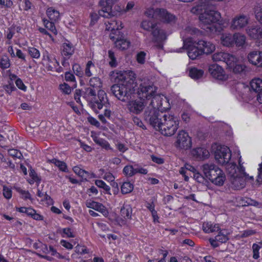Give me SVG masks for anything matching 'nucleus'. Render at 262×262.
I'll return each mask as SVG.
<instances>
[{"label":"nucleus","instance_id":"obj_62","mask_svg":"<svg viewBox=\"0 0 262 262\" xmlns=\"http://www.w3.org/2000/svg\"><path fill=\"white\" fill-rule=\"evenodd\" d=\"M202 10V6L200 5H198L195 6L193 7L191 9L190 12L194 14H200L201 13Z\"/></svg>","mask_w":262,"mask_h":262},{"label":"nucleus","instance_id":"obj_54","mask_svg":"<svg viewBox=\"0 0 262 262\" xmlns=\"http://www.w3.org/2000/svg\"><path fill=\"white\" fill-rule=\"evenodd\" d=\"M8 154L10 156L13 158L20 159L23 157L21 153L19 151L15 149H11L9 150Z\"/></svg>","mask_w":262,"mask_h":262},{"label":"nucleus","instance_id":"obj_23","mask_svg":"<svg viewBox=\"0 0 262 262\" xmlns=\"http://www.w3.org/2000/svg\"><path fill=\"white\" fill-rule=\"evenodd\" d=\"M248 61L253 65L262 67V51H253L248 55Z\"/></svg>","mask_w":262,"mask_h":262},{"label":"nucleus","instance_id":"obj_20","mask_svg":"<svg viewBox=\"0 0 262 262\" xmlns=\"http://www.w3.org/2000/svg\"><path fill=\"white\" fill-rule=\"evenodd\" d=\"M250 87L256 94L257 100L259 103H262V79L254 78L250 82Z\"/></svg>","mask_w":262,"mask_h":262},{"label":"nucleus","instance_id":"obj_35","mask_svg":"<svg viewBox=\"0 0 262 262\" xmlns=\"http://www.w3.org/2000/svg\"><path fill=\"white\" fill-rule=\"evenodd\" d=\"M204 73V71L201 69L192 68L189 70V75L192 78L198 79L203 76Z\"/></svg>","mask_w":262,"mask_h":262},{"label":"nucleus","instance_id":"obj_5","mask_svg":"<svg viewBox=\"0 0 262 262\" xmlns=\"http://www.w3.org/2000/svg\"><path fill=\"white\" fill-rule=\"evenodd\" d=\"M163 119L156 130L166 136H171L175 134L179 127V120L177 117L169 114L162 115Z\"/></svg>","mask_w":262,"mask_h":262},{"label":"nucleus","instance_id":"obj_14","mask_svg":"<svg viewBox=\"0 0 262 262\" xmlns=\"http://www.w3.org/2000/svg\"><path fill=\"white\" fill-rule=\"evenodd\" d=\"M208 71L214 78L217 80L225 81L228 78V75L225 73L223 68L217 64L210 65Z\"/></svg>","mask_w":262,"mask_h":262},{"label":"nucleus","instance_id":"obj_52","mask_svg":"<svg viewBox=\"0 0 262 262\" xmlns=\"http://www.w3.org/2000/svg\"><path fill=\"white\" fill-rule=\"evenodd\" d=\"M16 210L21 213H26L28 216H30L34 213V209L31 207H19L16 208Z\"/></svg>","mask_w":262,"mask_h":262},{"label":"nucleus","instance_id":"obj_63","mask_svg":"<svg viewBox=\"0 0 262 262\" xmlns=\"http://www.w3.org/2000/svg\"><path fill=\"white\" fill-rule=\"evenodd\" d=\"M255 12L256 19L262 24V8H256Z\"/></svg>","mask_w":262,"mask_h":262},{"label":"nucleus","instance_id":"obj_34","mask_svg":"<svg viewBox=\"0 0 262 262\" xmlns=\"http://www.w3.org/2000/svg\"><path fill=\"white\" fill-rule=\"evenodd\" d=\"M95 64L91 61H89L85 66V75L87 77H91L94 75L96 70Z\"/></svg>","mask_w":262,"mask_h":262},{"label":"nucleus","instance_id":"obj_7","mask_svg":"<svg viewBox=\"0 0 262 262\" xmlns=\"http://www.w3.org/2000/svg\"><path fill=\"white\" fill-rule=\"evenodd\" d=\"M145 14L149 18L160 20L167 24H175L177 21L176 16L164 9L150 8L146 10Z\"/></svg>","mask_w":262,"mask_h":262},{"label":"nucleus","instance_id":"obj_26","mask_svg":"<svg viewBox=\"0 0 262 262\" xmlns=\"http://www.w3.org/2000/svg\"><path fill=\"white\" fill-rule=\"evenodd\" d=\"M247 33L252 38L262 39V28L258 26H251L247 29Z\"/></svg>","mask_w":262,"mask_h":262},{"label":"nucleus","instance_id":"obj_1","mask_svg":"<svg viewBox=\"0 0 262 262\" xmlns=\"http://www.w3.org/2000/svg\"><path fill=\"white\" fill-rule=\"evenodd\" d=\"M115 81L117 84L112 86L111 91L114 96L122 102H127V108L134 115H139L147 106V101L141 98L130 100L135 94L137 86L136 74L132 71L116 73Z\"/></svg>","mask_w":262,"mask_h":262},{"label":"nucleus","instance_id":"obj_16","mask_svg":"<svg viewBox=\"0 0 262 262\" xmlns=\"http://www.w3.org/2000/svg\"><path fill=\"white\" fill-rule=\"evenodd\" d=\"M191 44L186 46V41H184L183 48L179 49V52H182L181 50L184 49V48H186L187 49V54L188 57L192 60H194L197 58L198 57L202 55L203 53L200 50L199 47L198 46H195L196 44L193 43L194 41L191 40L189 41Z\"/></svg>","mask_w":262,"mask_h":262},{"label":"nucleus","instance_id":"obj_19","mask_svg":"<svg viewBox=\"0 0 262 262\" xmlns=\"http://www.w3.org/2000/svg\"><path fill=\"white\" fill-rule=\"evenodd\" d=\"M241 158L240 157L238 160L239 167L237 166L236 164L234 163H229L228 162L226 164L227 171L230 175V178L231 177L235 176L236 174H246L245 168L241 164Z\"/></svg>","mask_w":262,"mask_h":262},{"label":"nucleus","instance_id":"obj_17","mask_svg":"<svg viewBox=\"0 0 262 262\" xmlns=\"http://www.w3.org/2000/svg\"><path fill=\"white\" fill-rule=\"evenodd\" d=\"M151 107H154L161 112L169 108V103L166 97H161L160 96H155L150 104Z\"/></svg>","mask_w":262,"mask_h":262},{"label":"nucleus","instance_id":"obj_30","mask_svg":"<svg viewBox=\"0 0 262 262\" xmlns=\"http://www.w3.org/2000/svg\"><path fill=\"white\" fill-rule=\"evenodd\" d=\"M133 214L132 207L128 204H124L121 208V216L126 221L131 220Z\"/></svg>","mask_w":262,"mask_h":262},{"label":"nucleus","instance_id":"obj_15","mask_svg":"<svg viewBox=\"0 0 262 262\" xmlns=\"http://www.w3.org/2000/svg\"><path fill=\"white\" fill-rule=\"evenodd\" d=\"M105 24L106 25V30L111 31L110 34V38L113 40H115L116 35L120 34V30L123 28L121 22L111 19L105 21Z\"/></svg>","mask_w":262,"mask_h":262},{"label":"nucleus","instance_id":"obj_36","mask_svg":"<svg viewBox=\"0 0 262 262\" xmlns=\"http://www.w3.org/2000/svg\"><path fill=\"white\" fill-rule=\"evenodd\" d=\"M47 14L52 21H56L59 18V12L53 7L49 8L47 9Z\"/></svg>","mask_w":262,"mask_h":262},{"label":"nucleus","instance_id":"obj_46","mask_svg":"<svg viewBox=\"0 0 262 262\" xmlns=\"http://www.w3.org/2000/svg\"><path fill=\"white\" fill-rule=\"evenodd\" d=\"M44 25L45 27L52 32L54 34H57V31L55 28L54 23L47 20H44Z\"/></svg>","mask_w":262,"mask_h":262},{"label":"nucleus","instance_id":"obj_31","mask_svg":"<svg viewBox=\"0 0 262 262\" xmlns=\"http://www.w3.org/2000/svg\"><path fill=\"white\" fill-rule=\"evenodd\" d=\"M230 232L227 229H221L219 231L218 234L215 236L216 240L221 243H225L227 242L229 238V235H230Z\"/></svg>","mask_w":262,"mask_h":262},{"label":"nucleus","instance_id":"obj_24","mask_svg":"<svg viewBox=\"0 0 262 262\" xmlns=\"http://www.w3.org/2000/svg\"><path fill=\"white\" fill-rule=\"evenodd\" d=\"M85 205L87 207L101 212L105 216L108 215V212L106 207L101 203L92 200H87Z\"/></svg>","mask_w":262,"mask_h":262},{"label":"nucleus","instance_id":"obj_22","mask_svg":"<svg viewBox=\"0 0 262 262\" xmlns=\"http://www.w3.org/2000/svg\"><path fill=\"white\" fill-rule=\"evenodd\" d=\"M230 187L234 190H240L246 185L245 179L243 174H236L230 178Z\"/></svg>","mask_w":262,"mask_h":262},{"label":"nucleus","instance_id":"obj_41","mask_svg":"<svg viewBox=\"0 0 262 262\" xmlns=\"http://www.w3.org/2000/svg\"><path fill=\"white\" fill-rule=\"evenodd\" d=\"M52 163L57 166L62 171H67L68 170L67 164L63 161H59L56 159H53L50 161Z\"/></svg>","mask_w":262,"mask_h":262},{"label":"nucleus","instance_id":"obj_57","mask_svg":"<svg viewBox=\"0 0 262 262\" xmlns=\"http://www.w3.org/2000/svg\"><path fill=\"white\" fill-rule=\"evenodd\" d=\"M59 87L61 91L66 94H69L71 92V87L66 83L60 84Z\"/></svg>","mask_w":262,"mask_h":262},{"label":"nucleus","instance_id":"obj_50","mask_svg":"<svg viewBox=\"0 0 262 262\" xmlns=\"http://www.w3.org/2000/svg\"><path fill=\"white\" fill-rule=\"evenodd\" d=\"M28 52L29 55L34 58H38L40 57V52L37 49L34 47H29Z\"/></svg>","mask_w":262,"mask_h":262},{"label":"nucleus","instance_id":"obj_13","mask_svg":"<svg viewBox=\"0 0 262 262\" xmlns=\"http://www.w3.org/2000/svg\"><path fill=\"white\" fill-rule=\"evenodd\" d=\"M191 145V141L188 133L184 130L179 131L176 142V146L182 149H188Z\"/></svg>","mask_w":262,"mask_h":262},{"label":"nucleus","instance_id":"obj_28","mask_svg":"<svg viewBox=\"0 0 262 262\" xmlns=\"http://www.w3.org/2000/svg\"><path fill=\"white\" fill-rule=\"evenodd\" d=\"M74 52V47L69 41L64 42L61 47V54L63 57L69 58Z\"/></svg>","mask_w":262,"mask_h":262},{"label":"nucleus","instance_id":"obj_39","mask_svg":"<svg viewBox=\"0 0 262 262\" xmlns=\"http://www.w3.org/2000/svg\"><path fill=\"white\" fill-rule=\"evenodd\" d=\"M227 53L224 52H217L212 55V59L213 61H224L225 58L228 57Z\"/></svg>","mask_w":262,"mask_h":262},{"label":"nucleus","instance_id":"obj_64","mask_svg":"<svg viewBox=\"0 0 262 262\" xmlns=\"http://www.w3.org/2000/svg\"><path fill=\"white\" fill-rule=\"evenodd\" d=\"M258 173L257 178V181L259 184L262 183V162L259 164L258 168Z\"/></svg>","mask_w":262,"mask_h":262},{"label":"nucleus","instance_id":"obj_25","mask_svg":"<svg viewBox=\"0 0 262 262\" xmlns=\"http://www.w3.org/2000/svg\"><path fill=\"white\" fill-rule=\"evenodd\" d=\"M115 45L116 48L120 50L127 49L130 45V42L124 38V37L122 34H118V35H116L115 39Z\"/></svg>","mask_w":262,"mask_h":262},{"label":"nucleus","instance_id":"obj_2","mask_svg":"<svg viewBox=\"0 0 262 262\" xmlns=\"http://www.w3.org/2000/svg\"><path fill=\"white\" fill-rule=\"evenodd\" d=\"M200 26L208 33H214L216 27L214 24L221 18L220 12L214 8H206L199 15Z\"/></svg>","mask_w":262,"mask_h":262},{"label":"nucleus","instance_id":"obj_48","mask_svg":"<svg viewBox=\"0 0 262 262\" xmlns=\"http://www.w3.org/2000/svg\"><path fill=\"white\" fill-rule=\"evenodd\" d=\"M123 171L124 174L128 177H132L135 174V168H134L132 165L125 166Z\"/></svg>","mask_w":262,"mask_h":262},{"label":"nucleus","instance_id":"obj_4","mask_svg":"<svg viewBox=\"0 0 262 262\" xmlns=\"http://www.w3.org/2000/svg\"><path fill=\"white\" fill-rule=\"evenodd\" d=\"M202 168L205 177L213 184L219 186L224 185L226 176L218 166L212 163H208L203 165Z\"/></svg>","mask_w":262,"mask_h":262},{"label":"nucleus","instance_id":"obj_21","mask_svg":"<svg viewBox=\"0 0 262 262\" xmlns=\"http://www.w3.org/2000/svg\"><path fill=\"white\" fill-rule=\"evenodd\" d=\"M193 43L199 47L203 54H209L215 50V45L210 41L201 39L194 40Z\"/></svg>","mask_w":262,"mask_h":262},{"label":"nucleus","instance_id":"obj_10","mask_svg":"<svg viewBox=\"0 0 262 262\" xmlns=\"http://www.w3.org/2000/svg\"><path fill=\"white\" fill-rule=\"evenodd\" d=\"M115 2H110L109 4L103 7L98 12L99 16L110 18L117 16L121 12H123V9L120 6L113 4Z\"/></svg>","mask_w":262,"mask_h":262},{"label":"nucleus","instance_id":"obj_29","mask_svg":"<svg viewBox=\"0 0 262 262\" xmlns=\"http://www.w3.org/2000/svg\"><path fill=\"white\" fill-rule=\"evenodd\" d=\"M234 34L224 33L221 37V42L224 46L232 47L234 46Z\"/></svg>","mask_w":262,"mask_h":262},{"label":"nucleus","instance_id":"obj_59","mask_svg":"<svg viewBox=\"0 0 262 262\" xmlns=\"http://www.w3.org/2000/svg\"><path fill=\"white\" fill-rule=\"evenodd\" d=\"M75 252L78 254H83L88 253V250L85 246L77 245L75 247Z\"/></svg>","mask_w":262,"mask_h":262},{"label":"nucleus","instance_id":"obj_44","mask_svg":"<svg viewBox=\"0 0 262 262\" xmlns=\"http://www.w3.org/2000/svg\"><path fill=\"white\" fill-rule=\"evenodd\" d=\"M73 170L76 174L82 179H86V178H88L89 176V173L88 171L81 169L78 166H74L73 168Z\"/></svg>","mask_w":262,"mask_h":262},{"label":"nucleus","instance_id":"obj_51","mask_svg":"<svg viewBox=\"0 0 262 262\" xmlns=\"http://www.w3.org/2000/svg\"><path fill=\"white\" fill-rule=\"evenodd\" d=\"M95 184L99 187L103 188L108 193L110 194V187L107 185L102 180H97L95 181Z\"/></svg>","mask_w":262,"mask_h":262},{"label":"nucleus","instance_id":"obj_40","mask_svg":"<svg viewBox=\"0 0 262 262\" xmlns=\"http://www.w3.org/2000/svg\"><path fill=\"white\" fill-rule=\"evenodd\" d=\"M134 186L129 182H124L121 187V192L123 194H127L132 192L133 190Z\"/></svg>","mask_w":262,"mask_h":262},{"label":"nucleus","instance_id":"obj_11","mask_svg":"<svg viewBox=\"0 0 262 262\" xmlns=\"http://www.w3.org/2000/svg\"><path fill=\"white\" fill-rule=\"evenodd\" d=\"M216 161L221 165L227 164L231 158L230 149L226 146H218L214 151Z\"/></svg>","mask_w":262,"mask_h":262},{"label":"nucleus","instance_id":"obj_61","mask_svg":"<svg viewBox=\"0 0 262 262\" xmlns=\"http://www.w3.org/2000/svg\"><path fill=\"white\" fill-rule=\"evenodd\" d=\"M73 70L76 75L81 76L82 75V71L78 64H74L73 66Z\"/></svg>","mask_w":262,"mask_h":262},{"label":"nucleus","instance_id":"obj_3","mask_svg":"<svg viewBox=\"0 0 262 262\" xmlns=\"http://www.w3.org/2000/svg\"><path fill=\"white\" fill-rule=\"evenodd\" d=\"M83 98L89 102L90 107L95 111L101 109L103 106L107 108L110 105L106 93L101 90L98 91L96 95V90L89 88L86 89Z\"/></svg>","mask_w":262,"mask_h":262},{"label":"nucleus","instance_id":"obj_8","mask_svg":"<svg viewBox=\"0 0 262 262\" xmlns=\"http://www.w3.org/2000/svg\"><path fill=\"white\" fill-rule=\"evenodd\" d=\"M163 112L157 111V109L154 107L148 105L144 113V120L153 126L156 129L161 123L162 120Z\"/></svg>","mask_w":262,"mask_h":262},{"label":"nucleus","instance_id":"obj_27","mask_svg":"<svg viewBox=\"0 0 262 262\" xmlns=\"http://www.w3.org/2000/svg\"><path fill=\"white\" fill-rule=\"evenodd\" d=\"M191 155L196 159H203L208 158L209 156V152L205 148L197 147L191 150Z\"/></svg>","mask_w":262,"mask_h":262},{"label":"nucleus","instance_id":"obj_38","mask_svg":"<svg viewBox=\"0 0 262 262\" xmlns=\"http://www.w3.org/2000/svg\"><path fill=\"white\" fill-rule=\"evenodd\" d=\"M228 57L225 58V62L228 68L230 69L234 66V65L237 62V58L234 55L227 53Z\"/></svg>","mask_w":262,"mask_h":262},{"label":"nucleus","instance_id":"obj_49","mask_svg":"<svg viewBox=\"0 0 262 262\" xmlns=\"http://www.w3.org/2000/svg\"><path fill=\"white\" fill-rule=\"evenodd\" d=\"M193 177L194 179L199 183L204 184L207 182V180L204 177V176L202 174H201L200 172H199L198 171H195L193 174Z\"/></svg>","mask_w":262,"mask_h":262},{"label":"nucleus","instance_id":"obj_9","mask_svg":"<svg viewBox=\"0 0 262 262\" xmlns=\"http://www.w3.org/2000/svg\"><path fill=\"white\" fill-rule=\"evenodd\" d=\"M156 91L157 88L152 83L144 81L140 84L137 93L139 98L147 101L154 98Z\"/></svg>","mask_w":262,"mask_h":262},{"label":"nucleus","instance_id":"obj_45","mask_svg":"<svg viewBox=\"0 0 262 262\" xmlns=\"http://www.w3.org/2000/svg\"><path fill=\"white\" fill-rule=\"evenodd\" d=\"M108 55L110 59L109 64L111 67H116L117 66V62L114 52L111 50L108 51Z\"/></svg>","mask_w":262,"mask_h":262},{"label":"nucleus","instance_id":"obj_60","mask_svg":"<svg viewBox=\"0 0 262 262\" xmlns=\"http://www.w3.org/2000/svg\"><path fill=\"white\" fill-rule=\"evenodd\" d=\"M3 195L5 198L9 199L12 197V191L10 188L4 186L3 187Z\"/></svg>","mask_w":262,"mask_h":262},{"label":"nucleus","instance_id":"obj_37","mask_svg":"<svg viewBox=\"0 0 262 262\" xmlns=\"http://www.w3.org/2000/svg\"><path fill=\"white\" fill-rule=\"evenodd\" d=\"M93 140L96 144L100 146L106 150H112V148L111 147L110 144L105 140L97 137H95L93 138Z\"/></svg>","mask_w":262,"mask_h":262},{"label":"nucleus","instance_id":"obj_53","mask_svg":"<svg viewBox=\"0 0 262 262\" xmlns=\"http://www.w3.org/2000/svg\"><path fill=\"white\" fill-rule=\"evenodd\" d=\"M10 66L9 59L7 57L2 58L0 60V67L5 69L8 68Z\"/></svg>","mask_w":262,"mask_h":262},{"label":"nucleus","instance_id":"obj_47","mask_svg":"<svg viewBox=\"0 0 262 262\" xmlns=\"http://www.w3.org/2000/svg\"><path fill=\"white\" fill-rule=\"evenodd\" d=\"M15 189L21 195V198L24 200H31V194L28 191L23 190L20 187H15Z\"/></svg>","mask_w":262,"mask_h":262},{"label":"nucleus","instance_id":"obj_55","mask_svg":"<svg viewBox=\"0 0 262 262\" xmlns=\"http://www.w3.org/2000/svg\"><path fill=\"white\" fill-rule=\"evenodd\" d=\"M252 251H253V258L255 259H257L259 257V247L257 246V244H253L252 245Z\"/></svg>","mask_w":262,"mask_h":262},{"label":"nucleus","instance_id":"obj_32","mask_svg":"<svg viewBox=\"0 0 262 262\" xmlns=\"http://www.w3.org/2000/svg\"><path fill=\"white\" fill-rule=\"evenodd\" d=\"M203 230L205 233H209L218 232L220 230L219 225H213L211 222H205L203 224Z\"/></svg>","mask_w":262,"mask_h":262},{"label":"nucleus","instance_id":"obj_12","mask_svg":"<svg viewBox=\"0 0 262 262\" xmlns=\"http://www.w3.org/2000/svg\"><path fill=\"white\" fill-rule=\"evenodd\" d=\"M249 20V17L245 14L236 15L232 18L230 23V28L231 30H239L248 24Z\"/></svg>","mask_w":262,"mask_h":262},{"label":"nucleus","instance_id":"obj_43","mask_svg":"<svg viewBox=\"0 0 262 262\" xmlns=\"http://www.w3.org/2000/svg\"><path fill=\"white\" fill-rule=\"evenodd\" d=\"M89 84L93 89H96V90L98 91L99 89L101 86L102 83L100 78L94 77L90 79Z\"/></svg>","mask_w":262,"mask_h":262},{"label":"nucleus","instance_id":"obj_6","mask_svg":"<svg viewBox=\"0 0 262 262\" xmlns=\"http://www.w3.org/2000/svg\"><path fill=\"white\" fill-rule=\"evenodd\" d=\"M141 27L146 31L151 32L152 40L155 42H161L167 39L166 31L159 27L157 23L150 20H144L141 24Z\"/></svg>","mask_w":262,"mask_h":262},{"label":"nucleus","instance_id":"obj_33","mask_svg":"<svg viewBox=\"0 0 262 262\" xmlns=\"http://www.w3.org/2000/svg\"><path fill=\"white\" fill-rule=\"evenodd\" d=\"M234 45L237 47H243L246 43V37L240 33L234 34Z\"/></svg>","mask_w":262,"mask_h":262},{"label":"nucleus","instance_id":"obj_56","mask_svg":"<svg viewBox=\"0 0 262 262\" xmlns=\"http://www.w3.org/2000/svg\"><path fill=\"white\" fill-rule=\"evenodd\" d=\"M132 120L134 123L137 126L142 128V129H146L145 126L143 124L141 119L137 116H134L132 118Z\"/></svg>","mask_w":262,"mask_h":262},{"label":"nucleus","instance_id":"obj_42","mask_svg":"<svg viewBox=\"0 0 262 262\" xmlns=\"http://www.w3.org/2000/svg\"><path fill=\"white\" fill-rule=\"evenodd\" d=\"M246 68V67L245 65L238 64L237 62H236L230 70L235 74H242L245 73Z\"/></svg>","mask_w":262,"mask_h":262},{"label":"nucleus","instance_id":"obj_58","mask_svg":"<svg viewBox=\"0 0 262 262\" xmlns=\"http://www.w3.org/2000/svg\"><path fill=\"white\" fill-rule=\"evenodd\" d=\"M146 53L144 52L141 51L138 53L137 55V60L138 63L143 64L145 62Z\"/></svg>","mask_w":262,"mask_h":262},{"label":"nucleus","instance_id":"obj_18","mask_svg":"<svg viewBox=\"0 0 262 262\" xmlns=\"http://www.w3.org/2000/svg\"><path fill=\"white\" fill-rule=\"evenodd\" d=\"M43 61L49 71L60 73L63 71L62 68L59 66V62L55 58H51L48 54L43 56Z\"/></svg>","mask_w":262,"mask_h":262}]
</instances>
